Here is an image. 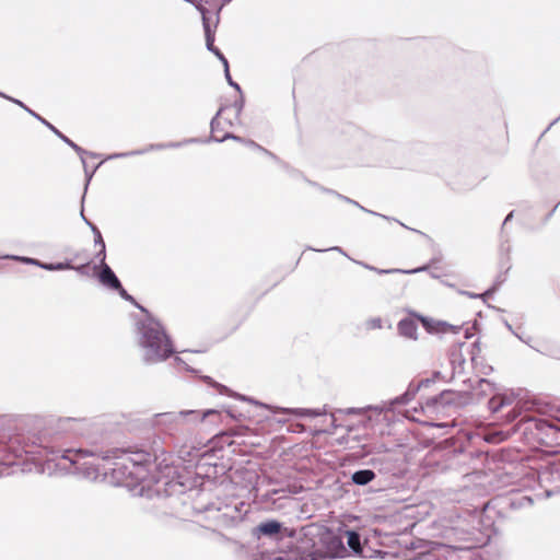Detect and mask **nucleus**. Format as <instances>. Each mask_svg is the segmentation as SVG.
<instances>
[{
	"label": "nucleus",
	"mask_w": 560,
	"mask_h": 560,
	"mask_svg": "<svg viewBox=\"0 0 560 560\" xmlns=\"http://www.w3.org/2000/svg\"><path fill=\"white\" fill-rule=\"evenodd\" d=\"M97 427V422L88 418H57L50 419L43 429L32 435L10 434L0 435V465L12 466L15 459L23 455L37 456L47 463L56 462V466L67 469L78 464L80 458L101 457L109 459L115 457L113 476L117 481L128 488L139 489V494L148 489V495L155 493L159 499L174 500L186 493L184 483L176 480H156L150 487V472L152 467L163 470L171 466L168 453L160 438L154 439L149 448L135 452L119 450L98 451L96 448H62L60 441L67 434L89 436Z\"/></svg>",
	"instance_id": "obj_1"
},
{
	"label": "nucleus",
	"mask_w": 560,
	"mask_h": 560,
	"mask_svg": "<svg viewBox=\"0 0 560 560\" xmlns=\"http://www.w3.org/2000/svg\"><path fill=\"white\" fill-rule=\"evenodd\" d=\"M136 340L145 365H154L173 357L177 350L163 324L148 314L136 320Z\"/></svg>",
	"instance_id": "obj_2"
},
{
	"label": "nucleus",
	"mask_w": 560,
	"mask_h": 560,
	"mask_svg": "<svg viewBox=\"0 0 560 560\" xmlns=\"http://www.w3.org/2000/svg\"><path fill=\"white\" fill-rule=\"evenodd\" d=\"M218 415L217 410L208 409L200 413L197 410H182L178 412H160L155 413L151 419V425L156 430L175 436L190 430L191 425L203 421L209 416Z\"/></svg>",
	"instance_id": "obj_3"
},
{
	"label": "nucleus",
	"mask_w": 560,
	"mask_h": 560,
	"mask_svg": "<svg viewBox=\"0 0 560 560\" xmlns=\"http://www.w3.org/2000/svg\"><path fill=\"white\" fill-rule=\"evenodd\" d=\"M295 547L292 550L294 557L301 560H323L325 555L319 546V527L313 524L295 530Z\"/></svg>",
	"instance_id": "obj_4"
},
{
	"label": "nucleus",
	"mask_w": 560,
	"mask_h": 560,
	"mask_svg": "<svg viewBox=\"0 0 560 560\" xmlns=\"http://www.w3.org/2000/svg\"><path fill=\"white\" fill-rule=\"evenodd\" d=\"M471 393L467 389H445L441 392L439 395L429 397L425 400V405L428 408H432L438 411L445 410L448 408L459 409L467 406L471 401Z\"/></svg>",
	"instance_id": "obj_5"
},
{
	"label": "nucleus",
	"mask_w": 560,
	"mask_h": 560,
	"mask_svg": "<svg viewBox=\"0 0 560 560\" xmlns=\"http://www.w3.org/2000/svg\"><path fill=\"white\" fill-rule=\"evenodd\" d=\"M422 389L419 383L411 382L409 383L406 392L393 399L387 401H383L381 405H370L365 408H349L348 415H361L368 410H373L376 413L381 415L383 412L393 411L396 406H405L409 404L418 394V392Z\"/></svg>",
	"instance_id": "obj_6"
},
{
	"label": "nucleus",
	"mask_w": 560,
	"mask_h": 560,
	"mask_svg": "<svg viewBox=\"0 0 560 560\" xmlns=\"http://www.w3.org/2000/svg\"><path fill=\"white\" fill-rule=\"evenodd\" d=\"M319 546L325 559L343 558L348 555L343 544L342 529L337 533L327 527H319Z\"/></svg>",
	"instance_id": "obj_7"
},
{
	"label": "nucleus",
	"mask_w": 560,
	"mask_h": 560,
	"mask_svg": "<svg viewBox=\"0 0 560 560\" xmlns=\"http://www.w3.org/2000/svg\"><path fill=\"white\" fill-rule=\"evenodd\" d=\"M514 397L512 394L501 393L492 384V444L500 443L506 440L511 434V429L508 430H494L493 427L500 423L499 412L505 408L512 406Z\"/></svg>",
	"instance_id": "obj_8"
},
{
	"label": "nucleus",
	"mask_w": 560,
	"mask_h": 560,
	"mask_svg": "<svg viewBox=\"0 0 560 560\" xmlns=\"http://www.w3.org/2000/svg\"><path fill=\"white\" fill-rule=\"evenodd\" d=\"M516 430L529 442H539L549 436V431L553 430V425L544 419L536 417H523L517 424Z\"/></svg>",
	"instance_id": "obj_9"
},
{
	"label": "nucleus",
	"mask_w": 560,
	"mask_h": 560,
	"mask_svg": "<svg viewBox=\"0 0 560 560\" xmlns=\"http://www.w3.org/2000/svg\"><path fill=\"white\" fill-rule=\"evenodd\" d=\"M252 534L257 539L266 537L273 541H281L284 538L295 536V529L284 527L281 522L271 518L260 522L253 528Z\"/></svg>",
	"instance_id": "obj_10"
},
{
	"label": "nucleus",
	"mask_w": 560,
	"mask_h": 560,
	"mask_svg": "<svg viewBox=\"0 0 560 560\" xmlns=\"http://www.w3.org/2000/svg\"><path fill=\"white\" fill-rule=\"evenodd\" d=\"M0 96L5 98V100H9L11 102H13L14 104L19 105L20 107H22L25 112H27L31 116H33L34 118H36L37 120H39L44 126H46L49 130H51L61 141H63L66 144H68L70 148H72L79 155H82V154H91L93 155L92 153H89V151L84 150L83 148H81L80 145H78L77 143H74L71 139H69L67 136H65L60 130H58L54 125H51L48 120H46L45 118H43L40 115H38L37 113H35L34 110H32L31 108H28L23 102H21L20 100H16V98H13L11 96H8L5 95L4 93L0 92Z\"/></svg>",
	"instance_id": "obj_11"
},
{
	"label": "nucleus",
	"mask_w": 560,
	"mask_h": 560,
	"mask_svg": "<svg viewBox=\"0 0 560 560\" xmlns=\"http://www.w3.org/2000/svg\"><path fill=\"white\" fill-rule=\"evenodd\" d=\"M465 343H454L450 347L447 351V360L451 371L448 372V378L452 381L462 376L465 371L466 360L462 353V347Z\"/></svg>",
	"instance_id": "obj_12"
},
{
	"label": "nucleus",
	"mask_w": 560,
	"mask_h": 560,
	"mask_svg": "<svg viewBox=\"0 0 560 560\" xmlns=\"http://www.w3.org/2000/svg\"><path fill=\"white\" fill-rule=\"evenodd\" d=\"M410 314L422 324L423 328L429 334H457L460 330V326H454L443 320H435L416 312H410Z\"/></svg>",
	"instance_id": "obj_13"
},
{
	"label": "nucleus",
	"mask_w": 560,
	"mask_h": 560,
	"mask_svg": "<svg viewBox=\"0 0 560 560\" xmlns=\"http://www.w3.org/2000/svg\"><path fill=\"white\" fill-rule=\"evenodd\" d=\"M427 549L418 555L417 560H446L443 551L444 545L435 541H427Z\"/></svg>",
	"instance_id": "obj_14"
},
{
	"label": "nucleus",
	"mask_w": 560,
	"mask_h": 560,
	"mask_svg": "<svg viewBox=\"0 0 560 560\" xmlns=\"http://www.w3.org/2000/svg\"><path fill=\"white\" fill-rule=\"evenodd\" d=\"M97 278L98 281L108 289L116 290L117 288H120V280L107 264H104L101 268Z\"/></svg>",
	"instance_id": "obj_15"
},
{
	"label": "nucleus",
	"mask_w": 560,
	"mask_h": 560,
	"mask_svg": "<svg viewBox=\"0 0 560 560\" xmlns=\"http://www.w3.org/2000/svg\"><path fill=\"white\" fill-rule=\"evenodd\" d=\"M398 334L401 337L417 340L418 339V326L412 318L405 317L401 318L397 324Z\"/></svg>",
	"instance_id": "obj_16"
},
{
	"label": "nucleus",
	"mask_w": 560,
	"mask_h": 560,
	"mask_svg": "<svg viewBox=\"0 0 560 560\" xmlns=\"http://www.w3.org/2000/svg\"><path fill=\"white\" fill-rule=\"evenodd\" d=\"M358 264H360L365 269H369L371 271L376 272L377 275H389V273L415 275V273H419V272L425 271L429 268L428 265H424V266H421V267H418V268H413V269H398V268L381 269V268L371 266V265L362 262V261H359Z\"/></svg>",
	"instance_id": "obj_17"
},
{
	"label": "nucleus",
	"mask_w": 560,
	"mask_h": 560,
	"mask_svg": "<svg viewBox=\"0 0 560 560\" xmlns=\"http://www.w3.org/2000/svg\"><path fill=\"white\" fill-rule=\"evenodd\" d=\"M377 478L376 472L373 469L364 468L355 470L351 474V481L355 486L364 487L370 485Z\"/></svg>",
	"instance_id": "obj_18"
},
{
	"label": "nucleus",
	"mask_w": 560,
	"mask_h": 560,
	"mask_svg": "<svg viewBox=\"0 0 560 560\" xmlns=\"http://www.w3.org/2000/svg\"><path fill=\"white\" fill-rule=\"evenodd\" d=\"M509 253H510V245L502 244L500 247V260H499V269H500V276L498 277L499 284L504 281V278H502V276L505 275L511 268Z\"/></svg>",
	"instance_id": "obj_19"
},
{
	"label": "nucleus",
	"mask_w": 560,
	"mask_h": 560,
	"mask_svg": "<svg viewBox=\"0 0 560 560\" xmlns=\"http://www.w3.org/2000/svg\"><path fill=\"white\" fill-rule=\"evenodd\" d=\"M320 189H322L323 191H325V192L336 195L339 199L345 200V201H346V202H348V203H352V205H354V206L359 207L361 210H363V211H365V212H369V213H371V214H373V215H378V217H381V218H383V219H385V220H388V221H396V222H398L401 226H404V228H406V229H409L407 225H405V224H404V223H401L400 221H398V220H396V219H394V218H390V217H387V215H384V214H381V213L374 212V211H372V210H368V209H365L364 207H362L360 203H358L357 201H354V200H352V199H350V198H348V197H346V196H342V195H340V194H338V192H336V191H334V190H331V189H325V188H323V187H322Z\"/></svg>",
	"instance_id": "obj_20"
},
{
	"label": "nucleus",
	"mask_w": 560,
	"mask_h": 560,
	"mask_svg": "<svg viewBox=\"0 0 560 560\" xmlns=\"http://www.w3.org/2000/svg\"><path fill=\"white\" fill-rule=\"evenodd\" d=\"M284 413L294 415L298 417H306V418H317L326 415L325 409L319 408H293V409H283Z\"/></svg>",
	"instance_id": "obj_21"
},
{
	"label": "nucleus",
	"mask_w": 560,
	"mask_h": 560,
	"mask_svg": "<svg viewBox=\"0 0 560 560\" xmlns=\"http://www.w3.org/2000/svg\"><path fill=\"white\" fill-rule=\"evenodd\" d=\"M343 537H347V544L354 553L362 552L361 536L358 532L352 529L342 530Z\"/></svg>",
	"instance_id": "obj_22"
},
{
	"label": "nucleus",
	"mask_w": 560,
	"mask_h": 560,
	"mask_svg": "<svg viewBox=\"0 0 560 560\" xmlns=\"http://www.w3.org/2000/svg\"><path fill=\"white\" fill-rule=\"evenodd\" d=\"M202 27L205 32L206 47L209 51H214V49L217 48L214 46V35L217 30L214 28V21L212 23H209L205 19V25H202Z\"/></svg>",
	"instance_id": "obj_23"
},
{
	"label": "nucleus",
	"mask_w": 560,
	"mask_h": 560,
	"mask_svg": "<svg viewBox=\"0 0 560 560\" xmlns=\"http://www.w3.org/2000/svg\"><path fill=\"white\" fill-rule=\"evenodd\" d=\"M115 291L118 292V294L120 295L121 299H124L125 301L127 302H130L131 304H133L137 308H139L142 313H144V316H147L149 313V311L143 307L142 305H140L136 299L130 295L125 289L124 287L120 284V288H117Z\"/></svg>",
	"instance_id": "obj_24"
},
{
	"label": "nucleus",
	"mask_w": 560,
	"mask_h": 560,
	"mask_svg": "<svg viewBox=\"0 0 560 560\" xmlns=\"http://www.w3.org/2000/svg\"><path fill=\"white\" fill-rule=\"evenodd\" d=\"M212 8L214 9L213 19H214V28L218 27L220 22V14L222 9L231 2V0H210Z\"/></svg>",
	"instance_id": "obj_25"
},
{
	"label": "nucleus",
	"mask_w": 560,
	"mask_h": 560,
	"mask_svg": "<svg viewBox=\"0 0 560 560\" xmlns=\"http://www.w3.org/2000/svg\"><path fill=\"white\" fill-rule=\"evenodd\" d=\"M73 268V265L71 261H62V262H44L42 266V269L48 270V271H61V270H68Z\"/></svg>",
	"instance_id": "obj_26"
},
{
	"label": "nucleus",
	"mask_w": 560,
	"mask_h": 560,
	"mask_svg": "<svg viewBox=\"0 0 560 560\" xmlns=\"http://www.w3.org/2000/svg\"><path fill=\"white\" fill-rule=\"evenodd\" d=\"M91 153L93 154V155H92V158H96V154H95V153H93V152H91ZM84 155H85V154L79 155V156H80V159H81V161H82L83 167H84L85 179H86V182H85V187H84V195H83V196H85V192H86L88 186H89V184H90V182H91V179H92V177H93V175H94L95 171H96V170H97V167L100 166V164H97V165H96L92 171H89V170H88V166H86V163H85V160H84ZM89 155L91 156V154H89ZM83 200H84V197H82V201H83Z\"/></svg>",
	"instance_id": "obj_27"
},
{
	"label": "nucleus",
	"mask_w": 560,
	"mask_h": 560,
	"mask_svg": "<svg viewBox=\"0 0 560 560\" xmlns=\"http://www.w3.org/2000/svg\"><path fill=\"white\" fill-rule=\"evenodd\" d=\"M245 144H246L247 147H249V148H253V149H255V150H258V151H260V152L265 153L266 155H268L269 158H271L273 161H276V162H278V163H280V164H283V163L280 161V159H279L276 154H273V153H272V152H270L269 150H267V149L262 148V147H261L260 144H258L257 142H255V141H253V140H246V141H245Z\"/></svg>",
	"instance_id": "obj_28"
},
{
	"label": "nucleus",
	"mask_w": 560,
	"mask_h": 560,
	"mask_svg": "<svg viewBox=\"0 0 560 560\" xmlns=\"http://www.w3.org/2000/svg\"><path fill=\"white\" fill-rule=\"evenodd\" d=\"M165 149H167L166 143H151L143 149L135 150V153H139V155H141L151 151H160Z\"/></svg>",
	"instance_id": "obj_29"
},
{
	"label": "nucleus",
	"mask_w": 560,
	"mask_h": 560,
	"mask_svg": "<svg viewBox=\"0 0 560 560\" xmlns=\"http://www.w3.org/2000/svg\"><path fill=\"white\" fill-rule=\"evenodd\" d=\"M228 139H232V140L237 141V142H242L244 144H245V141H246V139H244V138H242L240 136H236L234 133H231V132H226L222 138H217L214 136H211L209 141L223 142V141L228 140Z\"/></svg>",
	"instance_id": "obj_30"
},
{
	"label": "nucleus",
	"mask_w": 560,
	"mask_h": 560,
	"mask_svg": "<svg viewBox=\"0 0 560 560\" xmlns=\"http://www.w3.org/2000/svg\"><path fill=\"white\" fill-rule=\"evenodd\" d=\"M244 105H245V100H244V96L242 94V92L240 93V97L237 100H235L232 104V107L235 109V115H236V118L241 115L243 108H244Z\"/></svg>",
	"instance_id": "obj_31"
},
{
	"label": "nucleus",
	"mask_w": 560,
	"mask_h": 560,
	"mask_svg": "<svg viewBox=\"0 0 560 560\" xmlns=\"http://www.w3.org/2000/svg\"><path fill=\"white\" fill-rule=\"evenodd\" d=\"M174 362L176 365L182 366L185 371L196 373V370L192 369L183 358L175 355Z\"/></svg>",
	"instance_id": "obj_32"
},
{
	"label": "nucleus",
	"mask_w": 560,
	"mask_h": 560,
	"mask_svg": "<svg viewBox=\"0 0 560 560\" xmlns=\"http://www.w3.org/2000/svg\"><path fill=\"white\" fill-rule=\"evenodd\" d=\"M95 258L100 262V267L102 268L104 264H106V245H101L100 250L95 254Z\"/></svg>",
	"instance_id": "obj_33"
},
{
	"label": "nucleus",
	"mask_w": 560,
	"mask_h": 560,
	"mask_svg": "<svg viewBox=\"0 0 560 560\" xmlns=\"http://www.w3.org/2000/svg\"><path fill=\"white\" fill-rule=\"evenodd\" d=\"M431 378L434 380V383L438 381V380H442V381H445V382H451L452 378H448V372H442V371H434L431 375Z\"/></svg>",
	"instance_id": "obj_34"
},
{
	"label": "nucleus",
	"mask_w": 560,
	"mask_h": 560,
	"mask_svg": "<svg viewBox=\"0 0 560 560\" xmlns=\"http://www.w3.org/2000/svg\"><path fill=\"white\" fill-rule=\"evenodd\" d=\"M198 141L199 140L196 139V138H190V139H186L184 141H180V142H166V145H167V149H175V148L182 147L183 144L194 143V142H198Z\"/></svg>",
	"instance_id": "obj_35"
},
{
	"label": "nucleus",
	"mask_w": 560,
	"mask_h": 560,
	"mask_svg": "<svg viewBox=\"0 0 560 560\" xmlns=\"http://www.w3.org/2000/svg\"><path fill=\"white\" fill-rule=\"evenodd\" d=\"M224 75H225V79H226V81H228L229 85H230V86H232V88H234L238 93H241V91H242V90H241V86H240V84H238V83H236V82L232 79V77H231V74H230V69H225V71H224Z\"/></svg>",
	"instance_id": "obj_36"
},
{
	"label": "nucleus",
	"mask_w": 560,
	"mask_h": 560,
	"mask_svg": "<svg viewBox=\"0 0 560 560\" xmlns=\"http://www.w3.org/2000/svg\"><path fill=\"white\" fill-rule=\"evenodd\" d=\"M203 380H205V382H207L212 387L218 388L221 394L224 393L225 390H228V388L224 385H221V384L217 383L210 376H203Z\"/></svg>",
	"instance_id": "obj_37"
},
{
	"label": "nucleus",
	"mask_w": 560,
	"mask_h": 560,
	"mask_svg": "<svg viewBox=\"0 0 560 560\" xmlns=\"http://www.w3.org/2000/svg\"><path fill=\"white\" fill-rule=\"evenodd\" d=\"M133 155H139V153H135V150L129 151V152L113 153V154L108 155L106 158V160L121 159V158L133 156Z\"/></svg>",
	"instance_id": "obj_38"
},
{
	"label": "nucleus",
	"mask_w": 560,
	"mask_h": 560,
	"mask_svg": "<svg viewBox=\"0 0 560 560\" xmlns=\"http://www.w3.org/2000/svg\"><path fill=\"white\" fill-rule=\"evenodd\" d=\"M14 258L19 259V260H22V261H24L26 264L37 266L39 268H42V266L44 265L43 261H40L38 259H35V258H28V257H14Z\"/></svg>",
	"instance_id": "obj_39"
},
{
	"label": "nucleus",
	"mask_w": 560,
	"mask_h": 560,
	"mask_svg": "<svg viewBox=\"0 0 560 560\" xmlns=\"http://www.w3.org/2000/svg\"><path fill=\"white\" fill-rule=\"evenodd\" d=\"M223 108L221 107L218 113L215 114V116L211 119L210 121V128H211V132H214L219 129V121H218V117L221 115Z\"/></svg>",
	"instance_id": "obj_40"
},
{
	"label": "nucleus",
	"mask_w": 560,
	"mask_h": 560,
	"mask_svg": "<svg viewBox=\"0 0 560 560\" xmlns=\"http://www.w3.org/2000/svg\"><path fill=\"white\" fill-rule=\"evenodd\" d=\"M520 413L516 412L515 408H512L511 410L508 411V413L505 415V422H511L513 421Z\"/></svg>",
	"instance_id": "obj_41"
},
{
	"label": "nucleus",
	"mask_w": 560,
	"mask_h": 560,
	"mask_svg": "<svg viewBox=\"0 0 560 560\" xmlns=\"http://www.w3.org/2000/svg\"><path fill=\"white\" fill-rule=\"evenodd\" d=\"M72 269H74L75 271H78L81 275H88L89 264H83V265H80V266H73Z\"/></svg>",
	"instance_id": "obj_42"
},
{
	"label": "nucleus",
	"mask_w": 560,
	"mask_h": 560,
	"mask_svg": "<svg viewBox=\"0 0 560 560\" xmlns=\"http://www.w3.org/2000/svg\"><path fill=\"white\" fill-rule=\"evenodd\" d=\"M418 383L421 386V388H428L429 386H431V384L434 383V380L431 377H427V378L420 380Z\"/></svg>",
	"instance_id": "obj_43"
},
{
	"label": "nucleus",
	"mask_w": 560,
	"mask_h": 560,
	"mask_svg": "<svg viewBox=\"0 0 560 560\" xmlns=\"http://www.w3.org/2000/svg\"><path fill=\"white\" fill-rule=\"evenodd\" d=\"M93 235H94V244H95V246H101V245L105 244L101 232H97V233H95Z\"/></svg>",
	"instance_id": "obj_44"
},
{
	"label": "nucleus",
	"mask_w": 560,
	"mask_h": 560,
	"mask_svg": "<svg viewBox=\"0 0 560 560\" xmlns=\"http://www.w3.org/2000/svg\"><path fill=\"white\" fill-rule=\"evenodd\" d=\"M370 325H371L372 328L380 329V328H382V319L378 318V317L377 318H373V319L370 320Z\"/></svg>",
	"instance_id": "obj_45"
},
{
	"label": "nucleus",
	"mask_w": 560,
	"mask_h": 560,
	"mask_svg": "<svg viewBox=\"0 0 560 560\" xmlns=\"http://www.w3.org/2000/svg\"><path fill=\"white\" fill-rule=\"evenodd\" d=\"M308 248L312 249V250H317V252L336 250V252H339V253L346 255L345 252L342 250V248L339 247V246H334V247L328 248V249H315V248H312V247H308Z\"/></svg>",
	"instance_id": "obj_46"
},
{
	"label": "nucleus",
	"mask_w": 560,
	"mask_h": 560,
	"mask_svg": "<svg viewBox=\"0 0 560 560\" xmlns=\"http://www.w3.org/2000/svg\"><path fill=\"white\" fill-rule=\"evenodd\" d=\"M512 334H513L515 337H517L521 341H523V342H525V343L529 345V341H530V338H529V337L525 338L524 336H522L521 334H518V332H517V331H515V330H513V331H512Z\"/></svg>",
	"instance_id": "obj_47"
},
{
	"label": "nucleus",
	"mask_w": 560,
	"mask_h": 560,
	"mask_svg": "<svg viewBox=\"0 0 560 560\" xmlns=\"http://www.w3.org/2000/svg\"><path fill=\"white\" fill-rule=\"evenodd\" d=\"M485 302H487L488 299H490V288L485 290L483 293L480 295Z\"/></svg>",
	"instance_id": "obj_48"
},
{
	"label": "nucleus",
	"mask_w": 560,
	"mask_h": 560,
	"mask_svg": "<svg viewBox=\"0 0 560 560\" xmlns=\"http://www.w3.org/2000/svg\"><path fill=\"white\" fill-rule=\"evenodd\" d=\"M502 323L505 325V327L512 332L514 329L513 327L510 325V323L505 319V318H502L501 319Z\"/></svg>",
	"instance_id": "obj_49"
},
{
	"label": "nucleus",
	"mask_w": 560,
	"mask_h": 560,
	"mask_svg": "<svg viewBox=\"0 0 560 560\" xmlns=\"http://www.w3.org/2000/svg\"><path fill=\"white\" fill-rule=\"evenodd\" d=\"M90 229L92 231L93 234L97 233V232H101L100 229L93 223V224H90Z\"/></svg>",
	"instance_id": "obj_50"
},
{
	"label": "nucleus",
	"mask_w": 560,
	"mask_h": 560,
	"mask_svg": "<svg viewBox=\"0 0 560 560\" xmlns=\"http://www.w3.org/2000/svg\"><path fill=\"white\" fill-rule=\"evenodd\" d=\"M512 217H513V212H510L503 221V226H505L508 224V222L512 219Z\"/></svg>",
	"instance_id": "obj_51"
},
{
	"label": "nucleus",
	"mask_w": 560,
	"mask_h": 560,
	"mask_svg": "<svg viewBox=\"0 0 560 560\" xmlns=\"http://www.w3.org/2000/svg\"><path fill=\"white\" fill-rule=\"evenodd\" d=\"M81 217H82V220L90 226V224H93L89 219L85 218L84 213H83V210H81Z\"/></svg>",
	"instance_id": "obj_52"
},
{
	"label": "nucleus",
	"mask_w": 560,
	"mask_h": 560,
	"mask_svg": "<svg viewBox=\"0 0 560 560\" xmlns=\"http://www.w3.org/2000/svg\"><path fill=\"white\" fill-rule=\"evenodd\" d=\"M220 61L223 63V66H224V70H225V69H229V62H228V59L225 58V56H224V57H223V59H221Z\"/></svg>",
	"instance_id": "obj_53"
},
{
	"label": "nucleus",
	"mask_w": 560,
	"mask_h": 560,
	"mask_svg": "<svg viewBox=\"0 0 560 560\" xmlns=\"http://www.w3.org/2000/svg\"><path fill=\"white\" fill-rule=\"evenodd\" d=\"M482 439L485 442L490 443V433H485Z\"/></svg>",
	"instance_id": "obj_54"
},
{
	"label": "nucleus",
	"mask_w": 560,
	"mask_h": 560,
	"mask_svg": "<svg viewBox=\"0 0 560 560\" xmlns=\"http://www.w3.org/2000/svg\"><path fill=\"white\" fill-rule=\"evenodd\" d=\"M226 415L231 418H237L236 415L231 409L226 410Z\"/></svg>",
	"instance_id": "obj_55"
},
{
	"label": "nucleus",
	"mask_w": 560,
	"mask_h": 560,
	"mask_svg": "<svg viewBox=\"0 0 560 560\" xmlns=\"http://www.w3.org/2000/svg\"><path fill=\"white\" fill-rule=\"evenodd\" d=\"M489 508H491V504H490V501H487L483 503V510H488Z\"/></svg>",
	"instance_id": "obj_56"
},
{
	"label": "nucleus",
	"mask_w": 560,
	"mask_h": 560,
	"mask_svg": "<svg viewBox=\"0 0 560 560\" xmlns=\"http://www.w3.org/2000/svg\"><path fill=\"white\" fill-rule=\"evenodd\" d=\"M211 52H212L213 55H215V56H219V54L221 52V50L217 47V48L214 49V51H211Z\"/></svg>",
	"instance_id": "obj_57"
},
{
	"label": "nucleus",
	"mask_w": 560,
	"mask_h": 560,
	"mask_svg": "<svg viewBox=\"0 0 560 560\" xmlns=\"http://www.w3.org/2000/svg\"><path fill=\"white\" fill-rule=\"evenodd\" d=\"M482 383H488V381L486 378H480L478 380V384L481 385Z\"/></svg>",
	"instance_id": "obj_58"
},
{
	"label": "nucleus",
	"mask_w": 560,
	"mask_h": 560,
	"mask_svg": "<svg viewBox=\"0 0 560 560\" xmlns=\"http://www.w3.org/2000/svg\"><path fill=\"white\" fill-rule=\"evenodd\" d=\"M240 398H241V399H243V400H248V401H250V402H255L253 399H248V398H246V397H244V396H240Z\"/></svg>",
	"instance_id": "obj_59"
},
{
	"label": "nucleus",
	"mask_w": 560,
	"mask_h": 560,
	"mask_svg": "<svg viewBox=\"0 0 560 560\" xmlns=\"http://www.w3.org/2000/svg\"><path fill=\"white\" fill-rule=\"evenodd\" d=\"M219 60L223 59L224 55L222 52L219 54V56H217Z\"/></svg>",
	"instance_id": "obj_60"
},
{
	"label": "nucleus",
	"mask_w": 560,
	"mask_h": 560,
	"mask_svg": "<svg viewBox=\"0 0 560 560\" xmlns=\"http://www.w3.org/2000/svg\"><path fill=\"white\" fill-rule=\"evenodd\" d=\"M491 533H492V536L495 534V528L493 526H492Z\"/></svg>",
	"instance_id": "obj_61"
},
{
	"label": "nucleus",
	"mask_w": 560,
	"mask_h": 560,
	"mask_svg": "<svg viewBox=\"0 0 560 560\" xmlns=\"http://www.w3.org/2000/svg\"><path fill=\"white\" fill-rule=\"evenodd\" d=\"M275 560H284L282 557H277Z\"/></svg>",
	"instance_id": "obj_62"
},
{
	"label": "nucleus",
	"mask_w": 560,
	"mask_h": 560,
	"mask_svg": "<svg viewBox=\"0 0 560 560\" xmlns=\"http://www.w3.org/2000/svg\"><path fill=\"white\" fill-rule=\"evenodd\" d=\"M483 454H485L487 457L489 456V452H488V451L483 452Z\"/></svg>",
	"instance_id": "obj_63"
}]
</instances>
